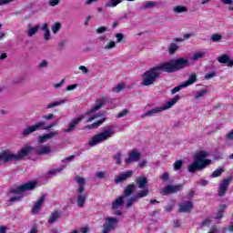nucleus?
Masks as SVG:
<instances>
[{"mask_svg": "<svg viewBox=\"0 0 233 233\" xmlns=\"http://www.w3.org/2000/svg\"><path fill=\"white\" fill-rule=\"evenodd\" d=\"M187 66H190V63H188L187 58L172 59L169 62L161 63L144 73L142 85L144 86H150L156 79L159 78L161 72L174 74V72H179V70H183Z\"/></svg>", "mask_w": 233, "mask_h": 233, "instance_id": "1", "label": "nucleus"}, {"mask_svg": "<svg viewBox=\"0 0 233 233\" xmlns=\"http://www.w3.org/2000/svg\"><path fill=\"white\" fill-rule=\"evenodd\" d=\"M106 103H108V98L103 97L97 100L95 104V106L89 110L86 111L84 115H80L79 117L74 118L71 120L67 126V128L64 130L66 134H70V132H74L76 130V127L86 117V116H90V114H94L95 112H97L99 108H101Z\"/></svg>", "mask_w": 233, "mask_h": 233, "instance_id": "2", "label": "nucleus"}, {"mask_svg": "<svg viewBox=\"0 0 233 233\" xmlns=\"http://www.w3.org/2000/svg\"><path fill=\"white\" fill-rule=\"evenodd\" d=\"M208 157V153L207 151H199L194 157V161L187 167L188 172L193 174L197 170H203L207 168L209 165H212V159Z\"/></svg>", "mask_w": 233, "mask_h": 233, "instance_id": "3", "label": "nucleus"}, {"mask_svg": "<svg viewBox=\"0 0 233 233\" xmlns=\"http://www.w3.org/2000/svg\"><path fill=\"white\" fill-rule=\"evenodd\" d=\"M116 134L114 131V126H106V127L102 128V131L96 135H95L92 139L89 141L90 147H96V145H100L107 139H110L112 136Z\"/></svg>", "mask_w": 233, "mask_h": 233, "instance_id": "4", "label": "nucleus"}, {"mask_svg": "<svg viewBox=\"0 0 233 233\" xmlns=\"http://www.w3.org/2000/svg\"><path fill=\"white\" fill-rule=\"evenodd\" d=\"M75 181H76L78 187L76 188V203L79 208H83L85 207V203H86V193L85 192V186L86 185V179L83 177H75Z\"/></svg>", "mask_w": 233, "mask_h": 233, "instance_id": "5", "label": "nucleus"}, {"mask_svg": "<svg viewBox=\"0 0 233 233\" xmlns=\"http://www.w3.org/2000/svg\"><path fill=\"white\" fill-rule=\"evenodd\" d=\"M179 101V96H176L171 100L167 101L164 106L155 107L151 110L147 111L144 113L141 117H152V116H156V114H159L160 112H163L164 110H168V108H172L176 103Z\"/></svg>", "mask_w": 233, "mask_h": 233, "instance_id": "6", "label": "nucleus"}, {"mask_svg": "<svg viewBox=\"0 0 233 233\" xmlns=\"http://www.w3.org/2000/svg\"><path fill=\"white\" fill-rule=\"evenodd\" d=\"M117 225H119V218L116 217H106L104 218L102 233H110L112 230H116Z\"/></svg>", "mask_w": 233, "mask_h": 233, "instance_id": "7", "label": "nucleus"}, {"mask_svg": "<svg viewBox=\"0 0 233 233\" xmlns=\"http://www.w3.org/2000/svg\"><path fill=\"white\" fill-rule=\"evenodd\" d=\"M150 194V189L149 188H145L144 190L138 191L135 196L129 198L126 201V207L127 208H130L134 206V203H137L139 199H143V198H147Z\"/></svg>", "mask_w": 233, "mask_h": 233, "instance_id": "8", "label": "nucleus"}, {"mask_svg": "<svg viewBox=\"0 0 233 233\" xmlns=\"http://www.w3.org/2000/svg\"><path fill=\"white\" fill-rule=\"evenodd\" d=\"M35 182L25 183L17 187L11 188V193L16 194V196H23L25 192H28V190H34V188H35Z\"/></svg>", "mask_w": 233, "mask_h": 233, "instance_id": "9", "label": "nucleus"}, {"mask_svg": "<svg viewBox=\"0 0 233 233\" xmlns=\"http://www.w3.org/2000/svg\"><path fill=\"white\" fill-rule=\"evenodd\" d=\"M183 187H185V184L167 185L166 187L160 190V194H162V196H168V194H176L177 192H181V190H183Z\"/></svg>", "mask_w": 233, "mask_h": 233, "instance_id": "10", "label": "nucleus"}, {"mask_svg": "<svg viewBox=\"0 0 233 233\" xmlns=\"http://www.w3.org/2000/svg\"><path fill=\"white\" fill-rule=\"evenodd\" d=\"M233 180V177H229L222 179V183L218 187V198H223L225 194H227V190H228V186L230 185V181Z\"/></svg>", "mask_w": 233, "mask_h": 233, "instance_id": "11", "label": "nucleus"}, {"mask_svg": "<svg viewBox=\"0 0 233 233\" xmlns=\"http://www.w3.org/2000/svg\"><path fill=\"white\" fill-rule=\"evenodd\" d=\"M0 161H2V163H9V161H17V157L10 150H5L0 154Z\"/></svg>", "mask_w": 233, "mask_h": 233, "instance_id": "12", "label": "nucleus"}, {"mask_svg": "<svg viewBox=\"0 0 233 233\" xmlns=\"http://www.w3.org/2000/svg\"><path fill=\"white\" fill-rule=\"evenodd\" d=\"M133 175L134 171L132 170L121 172L115 177L116 185H119V183H125V181H127V179H130V177H132Z\"/></svg>", "mask_w": 233, "mask_h": 233, "instance_id": "13", "label": "nucleus"}, {"mask_svg": "<svg viewBox=\"0 0 233 233\" xmlns=\"http://www.w3.org/2000/svg\"><path fill=\"white\" fill-rule=\"evenodd\" d=\"M141 159V153L132 150L128 153L127 157L125 159L126 165H130L132 163H137Z\"/></svg>", "mask_w": 233, "mask_h": 233, "instance_id": "14", "label": "nucleus"}, {"mask_svg": "<svg viewBox=\"0 0 233 233\" xmlns=\"http://www.w3.org/2000/svg\"><path fill=\"white\" fill-rule=\"evenodd\" d=\"M42 126L43 124H40V122L33 126H29L26 128L22 130L21 135L23 136V137H28L30 134H34V132H37V130H41Z\"/></svg>", "mask_w": 233, "mask_h": 233, "instance_id": "15", "label": "nucleus"}, {"mask_svg": "<svg viewBox=\"0 0 233 233\" xmlns=\"http://www.w3.org/2000/svg\"><path fill=\"white\" fill-rule=\"evenodd\" d=\"M34 152V147L32 146H25L21 148L20 151H18L16 156V161H21L24 157H26V156H29V154Z\"/></svg>", "mask_w": 233, "mask_h": 233, "instance_id": "16", "label": "nucleus"}, {"mask_svg": "<svg viewBox=\"0 0 233 233\" xmlns=\"http://www.w3.org/2000/svg\"><path fill=\"white\" fill-rule=\"evenodd\" d=\"M45 199H46V197L43 195L34 203L31 209V214H33V216L39 214V210H41L43 204L45 203Z\"/></svg>", "mask_w": 233, "mask_h": 233, "instance_id": "17", "label": "nucleus"}, {"mask_svg": "<svg viewBox=\"0 0 233 233\" xmlns=\"http://www.w3.org/2000/svg\"><path fill=\"white\" fill-rule=\"evenodd\" d=\"M59 136V131H51L49 133H46L43 136H40L37 137L38 143H46L49 139H53V137H57Z\"/></svg>", "mask_w": 233, "mask_h": 233, "instance_id": "18", "label": "nucleus"}, {"mask_svg": "<svg viewBox=\"0 0 233 233\" xmlns=\"http://www.w3.org/2000/svg\"><path fill=\"white\" fill-rule=\"evenodd\" d=\"M34 152L37 156H46V154H50L52 152V147L50 146H41L34 147Z\"/></svg>", "mask_w": 233, "mask_h": 233, "instance_id": "19", "label": "nucleus"}, {"mask_svg": "<svg viewBox=\"0 0 233 233\" xmlns=\"http://www.w3.org/2000/svg\"><path fill=\"white\" fill-rule=\"evenodd\" d=\"M193 208H194V203H192V201H186L179 205L178 212L188 213V212H192Z\"/></svg>", "mask_w": 233, "mask_h": 233, "instance_id": "20", "label": "nucleus"}, {"mask_svg": "<svg viewBox=\"0 0 233 233\" xmlns=\"http://www.w3.org/2000/svg\"><path fill=\"white\" fill-rule=\"evenodd\" d=\"M217 61L221 65H227V66H233V60L227 54H223L218 56Z\"/></svg>", "mask_w": 233, "mask_h": 233, "instance_id": "21", "label": "nucleus"}, {"mask_svg": "<svg viewBox=\"0 0 233 233\" xmlns=\"http://www.w3.org/2000/svg\"><path fill=\"white\" fill-rule=\"evenodd\" d=\"M60 218H61V211L55 210L50 214L47 219V223H49V225H54V223H56L57 219H59Z\"/></svg>", "mask_w": 233, "mask_h": 233, "instance_id": "22", "label": "nucleus"}, {"mask_svg": "<svg viewBox=\"0 0 233 233\" xmlns=\"http://www.w3.org/2000/svg\"><path fill=\"white\" fill-rule=\"evenodd\" d=\"M124 203H125V197H119L113 201V203L111 204V208H113L114 210L120 208V207H123Z\"/></svg>", "mask_w": 233, "mask_h": 233, "instance_id": "23", "label": "nucleus"}, {"mask_svg": "<svg viewBox=\"0 0 233 233\" xmlns=\"http://www.w3.org/2000/svg\"><path fill=\"white\" fill-rule=\"evenodd\" d=\"M136 183L138 187V188H143V190L145 188H147V187H147V183H148V180L147 179V177H138L136 178Z\"/></svg>", "mask_w": 233, "mask_h": 233, "instance_id": "24", "label": "nucleus"}, {"mask_svg": "<svg viewBox=\"0 0 233 233\" xmlns=\"http://www.w3.org/2000/svg\"><path fill=\"white\" fill-rule=\"evenodd\" d=\"M134 190H136V184H129L124 189V196L123 198H128L134 194Z\"/></svg>", "mask_w": 233, "mask_h": 233, "instance_id": "25", "label": "nucleus"}, {"mask_svg": "<svg viewBox=\"0 0 233 233\" xmlns=\"http://www.w3.org/2000/svg\"><path fill=\"white\" fill-rule=\"evenodd\" d=\"M28 30H27V36L32 37L33 35H35L37 32H39V28H41V25H36L34 27H32V24H29L28 25Z\"/></svg>", "mask_w": 233, "mask_h": 233, "instance_id": "26", "label": "nucleus"}, {"mask_svg": "<svg viewBox=\"0 0 233 233\" xmlns=\"http://www.w3.org/2000/svg\"><path fill=\"white\" fill-rule=\"evenodd\" d=\"M68 99L63 98L61 100H58L54 103H49L46 108L50 109V108H56V106H61V105H65V103H67Z\"/></svg>", "mask_w": 233, "mask_h": 233, "instance_id": "27", "label": "nucleus"}, {"mask_svg": "<svg viewBox=\"0 0 233 233\" xmlns=\"http://www.w3.org/2000/svg\"><path fill=\"white\" fill-rule=\"evenodd\" d=\"M105 121H106V118H101L100 120L86 126L85 128H87L88 130H92V129H96L98 127H101V125H103V123H105Z\"/></svg>", "mask_w": 233, "mask_h": 233, "instance_id": "28", "label": "nucleus"}, {"mask_svg": "<svg viewBox=\"0 0 233 233\" xmlns=\"http://www.w3.org/2000/svg\"><path fill=\"white\" fill-rule=\"evenodd\" d=\"M155 6H157V2L148 1L140 7V10H150L152 8H155Z\"/></svg>", "mask_w": 233, "mask_h": 233, "instance_id": "29", "label": "nucleus"}, {"mask_svg": "<svg viewBox=\"0 0 233 233\" xmlns=\"http://www.w3.org/2000/svg\"><path fill=\"white\" fill-rule=\"evenodd\" d=\"M205 56H208V52H207V51L197 52L192 56L191 60L198 61V59H203V57H205Z\"/></svg>", "mask_w": 233, "mask_h": 233, "instance_id": "30", "label": "nucleus"}, {"mask_svg": "<svg viewBox=\"0 0 233 233\" xmlns=\"http://www.w3.org/2000/svg\"><path fill=\"white\" fill-rule=\"evenodd\" d=\"M113 159L116 163V165H121L123 163L122 159H123V152L118 151L116 152L114 156H113Z\"/></svg>", "mask_w": 233, "mask_h": 233, "instance_id": "31", "label": "nucleus"}, {"mask_svg": "<svg viewBox=\"0 0 233 233\" xmlns=\"http://www.w3.org/2000/svg\"><path fill=\"white\" fill-rule=\"evenodd\" d=\"M197 81V76L196 73H193L189 76L187 81L184 82V86H190V85H194V83H196Z\"/></svg>", "mask_w": 233, "mask_h": 233, "instance_id": "32", "label": "nucleus"}, {"mask_svg": "<svg viewBox=\"0 0 233 233\" xmlns=\"http://www.w3.org/2000/svg\"><path fill=\"white\" fill-rule=\"evenodd\" d=\"M42 127H40L41 130H50L54 128V127L57 126V122H51L48 126H46V123L41 121L39 122Z\"/></svg>", "mask_w": 233, "mask_h": 233, "instance_id": "33", "label": "nucleus"}, {"mask_svg": "<svg viewBox=\"0 0 233 233\" xmlns=\"http://www.w3.org/2000/svg\"><path fill=\"white\" fill-rule=\"evenodd\" d=\"M177 50H179V46L177 44H170L167 47V51L169 52L170 56H174L176 54Z\"/></svg>", "mask_w": 233, "mask_h": 233, "instance_id": "34", "label": "nucleus"}, {"mask_svg": "<svg viewBox=\"0 0 233 233\" xmlns=\"http://www.w3.org/2000/svg\"><path fill=\"white\" fill-rule=\"evenodd\" d=\"M120 3H123V0H109V2L106 4V6L107 8H116Z\"/></svg>", "mask_w": 233, "mask_h": 233, "instance_id": "35", "label": "nucleus"}, {"mask_svg": "<svg viewBox=\"0 0 233 233\" xmlns=\"http://www.w3.org/2000/svg\"><path fill=\"white\" fill-rule=\"evenodd\" d=\"M173 12L175 14H183L185 12H188V9L183 5H177L173 8Z\"/></svg>", "mask_w": 233, "mask_h": 233, "instance_id": "36", "label": "nucleus"}, {"mask_svg": "<svg viewBox=\"0 0 233 233\" xmlns=\"http://www.w3.org/2000/svg\"><path fill=\"white\" fill-rule=\"evenodd\" d=\"M65 170V166H62L61 167L51 169L47 172L49 176H57V174H61V171Z\"/></svg>", "mask_w": 233, "mask_h": 233, "instance_id": "37", "label": "nucleus"}, {"mask_svg": "<svg viewBox=\"0 0 233 233\" xmlns=\"http://www.w3.org/2000/svg\"><path fill=\"white\" fill-rule=\"evenodd\" d=\"M74 159H76V155H72L70 157H67L64 159H62V163L64 164L63 167H66L68 165V163H72V161H74Z\"/></svg>", "mask_w": 233, "mask_h": 233, "instance_id": "38", "label": "nucleus"}, {"mask_svg": "<svg viewBox=\"0 0 233 233\" xmlns=\"http://www.w3.org/2000/svg\"><path fill=\"white\" fill-rule=\"evenodd\" d=\"M207 94H208V90H201V91L195 93L194 97H195V99H201V97H205V96H207Z\"/></svg>", "mask_w": 233, "mask_h": 233, "instance_id": "39", "label": "nucleus"}, {"mask_svg": "<svg viewBox=\"0 0 233 233\" xmlns=\"http://www.w3.org/2000/svg\"><path fill=\"white\" fill-rule=\"evenodd\" d=\"M61 26H62L61 23L56 22L51 27L53 34H57L59 30H61Z\"/></svg>", "mask_w": 233, "mask_h": 233, "instance_id": "40", "label": "nucleus"}, {"mask_svg": "<svg viewBox=\"0 0 233 233\" xmlns=\"http://www.w3.org/2000/svg\"><path fill=\"white\" fill-rule=\"evenodd\" d=\"M210 39L213 43H218V42L221 41V39H223V35H221L220 34H213L210 36Z\"/></svg>", "mask_w": 233, "mask_h": 233, "instance_id": "41", "label": "nucleus"}, {"mask_svg": "<svg viewBox=\"0 0 233 233\" xmlns=\"http://www.w3.org/2000/svg\"><path fill=\"white\" fill-rule=\"evenodd\" d=\"M224 170L221 167H218L217 170H215L211 175L210 177H219L223 174Z\"/></svg>", "mask_w": 233, "mask_h": 233, "instance_id": "42", "label": "nucleus"}, {"mask_svg": "<svg viewBox=\"0 0 233 233\" xmlns=\"http://www.w3.org/2000/svg\"><path fill=\"white\" fill-rule=\"evenodd\" d=\"M173 167L175 170H181V168L183 167V160H177L173 164Z\"/></svg>", "mask_w": 233, "mask_h": 233, "instance_id": "43", "label": "nucleus"}, {"mask_svg": "<svg viewBox=\"0 0 233 233\" xmlns=\"http://www.w3.org/2000/svg\"><path fill=\"white\" fill-rule=\"evenodd\" d=\"M182 88H187V86H185V84H181L176 87H174L172 90H171V94H177V92H179Z\"/></svg>", "mask_w": 233, "mask_h": 233, "instance_id": "44", "label": "nucleus"}, {"mask_svg": "<svg viewBox=\"0 0 233 233\" xmlns=\"http://www.w3.org/2000/svg\"><path fill=\"white\" fill-rule=\"evenodd\" d=\"M125 88V84H118L116 86L113 88V92L116 94H119Z\"/></svg>", "mask_w": 233, "mask_h": 233, "instance_id": "45", "label": "nucleus"}, {"mask_svg": "<svg viewBox=\"0 0 233 233\" xmlns=\"http://www.w3.org/2000/svg\"><path fill=\"white\" fill-rule=\"evenodd\" d=\"M25 79L26 77L25 76H19V77L14 78L13 83L15 85H21V83H25Z\"/></svg>", "mask_w": 233, "mask_h": 233, "instance_id": "46", "label": "nucleus"}, {"mask_svg": "<svg viewBox=\"0 0 233 233\" xmlns=\"http://www.w3.org/2000/svg\"><path fill=\"white\" fill-rule=\"evenodd\" d=\"M105 50H111V48H116V42L114 41H109L107 44L105 46Z\"/></svg>", "mask_w": 233, "mask_h": 233, "instance_id": "47", "label": "nucleus"}, {"mask_svg": "<svg viewBox=\"0 0 233 233\" xmlns=\"http://www.w3.org/2000/svg\"><path fill=\"white\" fill-rule=\"evenodd\" d=\"M52 39V35L50 34V30L44 31V41H50Z\"/></svg>", "mask_w": 233, "mask_h": 233, "instance_id": "48", "label": "nucleus"}, {"mask_svg": "<svg viewBox=\"0 0 233 233\" xmlns=\"http://www.w3.org/2000/svg\"><path fill=\"white\" fill-rule=\"evenodd\" d=\"M115 37H116V43H121L123 39H125V35L122 33H117L115 35Z\"/></svg>", "mask_w": 233, "mask_h": 233, "instance_id": "49", "label": "nucleus"}, {"mask_svg": "<svg viewBox=\"0 0 233 233\" xmlns=\"http://www.w3.org/2000/svg\"><path fill=\"white\" fill-rule=\"evenodd\" d=\"M212 223V220L210 218H206L205 220L202 221L201 227H209V225Z\"/></svg>", "mask_w": 233, "mask_h": 233, "instance_id": "50", "label": "nucleus"}, {"mask_svg": "<svg viewBox=\"0 0 233 233\" xmlns=\"http://www.w3.org/2000/svg\"><path fill=\"white\" fill-rule=\"evenodd\" d=\"M38 68H48V61L43 60L42 62H40L38 65Z\"/></svg>", "mask_w": 233, "mask_h": 233, "instance_id": "51", "label": "nucleus"}, {"mask_svg": "<svg viewBox=\"0 0 233 233\" xmlns=\"http://www.w3.org/2000/svg\"><path fill=\"white\" fill-rule=\"evenodd\" d=\"M42 119H45L46 121H50V120L54 119V114L44 115L42 116Z\"/></svg>", "mask_w": 233, "mask_h": 233, "instance_id": "52", "label": "nucleus"}, {"mask_svg": "<svg viewBox=\"0 0 233 233\" xmlns=\"http://www.w3.org/2000/svg\"><path fill=\"white\" fill-rule=\"evenodd\" d=\"M66 46V40H61L60 42H58V49L59 50H63V48H65Z\"/></svg>", "mask_w": 233, "mask_h": 233, "instance_id": "53", "label": "nucleus"}, {"mask_svg": "<svg viewBox=\"0 0 233 233\" xmlns=\"http://www.w3.org/2000/svg\"><path fill=\"white\" fill-rule=\"evenodd\" d=\"M128 114V110L127 109H124L122 112H120L116 117L121 118V117H125V116H127Z\"/></svg>", "mask_w": 233, "mask_h": 233, "instance_id": "54", "label": "nucleus"}, {"mask_svg": "<svg viewBox=\"0 0 233 233\" xmlns=\"http://www.w3.org/2000/svg\"><path fill=\"white\" fill-rule=\"evenodd\" d=\"M226 139L227 141H233V129L226 135Z\"/></svg>", "mask_w": 233, "mask_h": 233, "instance_id": "55", "label": "nucleus"}, {"mask_svg": "<svg viewBox=\"0 0 233 233\" xmlns=\"http://www.w3.org/2000/svg\"><path fill=\"white\" fill-rule=\"evenodd\" d=\"M212 77H216V73L212 72V73H208L207 75H205L204 79H212Z\"/></svg>", "mask_w": 233, "mask_h": 233, "instance_id": "56", "label": "nucleus"}, {"mask_svg": "<svg viewBox=\"0 0 233 233\" xmlns=\"http://www.w3.org/2000/svg\"><path fill=\"white\" fill-rule=\"evenodd\" d=\"M96 176L98 177V179H103L106 177V174L103 171H98L96 173Z\"/></svg>", "mask_w": 233, "mask_h": 233, "instance_id": "57", "label": "nucleus"}, {"mask_svg": "<svg viewBox=\"0 0 233 233\" xmlns=\"http://www.w3.org/2000/svg\"><path fill=\"white\" fill-rule=\"evenodd\" d=\"M23 199V196H17V197H13L10 198L11 203H15V201H19Z\"/></svg>", "mask_w": 233, "mask_h": 233, "instance_id": "58", "label": "nucleus"}, {"mask_svg": "<svg viewBox=\"0 0 233 233\" xmlns=\"http://www.w3.org/2000/svg\"><path fill=\"white\" fill-rule=\"evenodd\" d=\"M168 177H170V175H168V173L166 172L162 174L160 179H162V181H168Z\"/></svg>", "mask_w": 233, "mask_h": 233, "instance_id": "59", "label": "nucleus"}, {"mask_svg": "<svg viewBox=\"0 0 233 233\" xmlns=\"http://www.w3.org/2000/svg\"><path fill=\"white\" fill-rule=\"evenodd\" d=\"M106 31V26H100L96 29V34H104V32Z\"/></svg>", "mask_w": 233, "mask_h": 233, "instance_id": "60", "label": "nucleus"}, {"mask_svg": "<svg viewBox=\"0 0 233 233\" xmlns=\"http://www.w3.org/2000/svg\"><path fill=\"white\" fill-rule=\"evenodd\" d=\"M78 70H81V72H82L83 74H87V73H88V68H87L86 66H80L78 67Z\"/></svg>", "mask_w": 233, "mask_h": 233, "instance_id": "61", "label": "nucleus"}, {"mask_svg": "<svg viewBox=\"0 0 233 233\" xmlns=\"http://www.w3.org/2000/svg\"><path fill=\"white\" fill-rule=\"evenodd\" d=\"M223 218V209H219L217 213L216 219H221Z\"/></svg>", "mask_w": 233, "mask_h": 233, "instance_id": "62", "label": "nucleus"}, {"mask_svg": "<svg viewBox=\"0 0 233 233\" xmlns=\"http://www.w3.org/2000/svg\"><path fill=\"white\" fill-rule=\"evenodd\" d=\"M219 229L218 227H212L208 233H218Z\"/></svg>", "mask_w": 233, "mask_h": 233, "instance_id": "63", "label": "nucleus"}, {"mask_svg": "<svg viewBox=\"0 0 233 233\" xmlns=\"http://www.w3.org/2000/svg\"><path fill=\"white\" fill-rule=\"evenodd\" d=\"M222 5H233V0H220Z\"/></svg>", "mask_w": 233, "mask_h": 233, "instance_id": "64", "label": "nucleus"}]
</instances>
